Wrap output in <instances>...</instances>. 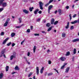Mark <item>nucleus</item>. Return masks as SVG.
Segmentation results:
<instances>
[{"mask_svg": "<svg viewBox=\"0 0 79 79\" xmlns=\"http://www.w3.org/2000/svg\"><path fill=\"white\" fill-rule=\"evenodd\" d=\"M9 69V66H6V72L8 71Z\"/></svg>", "mask_w": 79, "mask_h": 79, "instance_id": "nucleus-21", "label": "nucleus"}, {"mask_svg": "<svg viewBox=\"0 0 79 79\" xmlns=\"http://www.w3.org/2000/svg\"><path fill=\"white\" fill-rule=\"evenodd\" d=\"M69 70V67H68L66 70V71L65 72V73H68Z\"/></svg>", "mask_w": 79, "mask_h": 79, "instance_id": "nucleus-11", "label": "nucleus"}, {"mask_svg": "<svg viewBox=\"0 0 79 79\" xmlns=\"http://www.w3.org/2000/svg\"><path fill=\"white\" fill-rule=\"evenodd\" d=\"M5 49H3L2 50L1 53L3 55V54H4V53H5Z\"/></svg>", "mask_w": 79, "mask_h": 79, "instance_id": "nucleus-17", "label": "nucleus"}, {"mask_svg": "<svg viewBox=\"0 0 79 79\" xmlns=\"http://www.w3.org/2000/svg\"><path fill=\"white\" fill-rule=\"evenodd\" d=\"M38 13H39V14H41L42 13V11L40 10L38 12Z\"/></svg>", "mask_w": 79, "mask_h": 79, "instance_id": "nucleus-55", "label": "nucleus"}, {"mask_svg": "<svg viewBox=\"0 0 79 79\" xmlns=\"http://www.w3.org/2000/svg\"><path fill=\"white\" fill-rule=\"evenodd\" d=\"M76 15L75 14L73 16V18H76Z\"/></svg>", "mask_w": 79, "mask_h": 79, "instance_id": "nucleus-54", "label": "nucleus"}, {"mask_svg": "<svg viewBox=\"0 0 79 79\" xmlns=\"http://www.w3.org/2000/svg\"><path fill=\"white\" fill-rule=\"evenodd\" d=\"M79 0H74V3H76V2H77V1H79Z\"/></svg>", "mask_w": 79, "mask_h": 79, "instance_id": "nucleus-57", "label": "nucleus"}, {"mask_svg": "<svg viewBox=\"0 0 79 79\" xmlns=\"http://www.w3.org/2000/svg\"><path fill=\"white\" fill-rule=\"evenodd\" d=\"M4 32H2L0 34V35H4Z\"/></svg>", "mask_w": 79, "mask_h": 79, "instance_id": "nucleus-40", "label": "nucleus"}, {"mask_svg": "<svg viewBox=\"0 0 79 79\" xmlns=\"http://www.w3.org/2000/svg\"><path fill=\"white\" fill-rule=\"evenodd\" d=\"M58 13V11L56 10V11H55L54 13H55V14H56V13Z\"/></svg>", "mask_w": 79, "mask_h": 79, "instance_id": "nucleus-58", "label": "nucleus"}, {"mask_svg": "<svg viewBox=\"0 0 79 79\" xmlns=\"http://www.w3.org/2000/svg\"><path fill=\"white\" fill-rule=\"evenodd\" d=\"M73 52L74 54H76V48H74Z\"/></svg>", "mask_w": 79, "mask_h": 79, "instance_id": "nucleus-26", "label": "nucleus"}, {"mask_svg": "<svg viewBox=\"0 0 79 79\" xmlns=\"http://www.w3.org/2000/svg\"><path fill=\"white\" fill-rule=\"evenodd\" d=\"M3 56L5 58H6V56L5 55V54H4L3 55Z\"/></svg>", "mask_w": 79, "mask_h": 79, "instance_id": "nucleus-62", "label": "nucleus"}, {"mask_svg": "<svg viewBox=\"0 0 79 79\" xmlns=\"http://www.w3.org/2000/svg\"><path fill=\"white\" fill-rule=\"evenodd\" d=\"M69 22L67 23V25L65 27L66 29H68L69 28Z\"/></svg>", "mask_w": 79, "mask_h": 79, "instance_id": "nucleus-15", "label": "nucleus"}, {"mask_svg": "<svg viewBox=\"0 0 79 79\" xmlns=\"http://www.w3.org/2000/svg\"><path fill=\"white\" fill-rule=\"evenodd\" d=\"M24 40H23V41H22L21 43V45H23V43H24Z\"/></svg>", "mask_w": 79, "mask_h": 79, "instance_id": "nucleus-56", "label": "nucleus"}, {"mask_svg": "<svg viewBox=\"0 0 79 79\" xmlns=\"http://www.w3.org/2000/svg\"><path fill=\"white\" fill-rule=\"evenodd\" d=\"M40 5V10H44L43 8V3L42 2H40L39 3Z\"/></svg>", "mask_w": 79, "mask_h": 79, "instance_id": "nucleus-3", "label": "nucleus"}, {"mask_svg": "<svg viewBox=\"0 0 79 79\" xmlns=\"http://www.w3.org/2000/svg\"><path fill=\"white\" fill-rule=\"evenodd\" d=\"M53 0H50L49 1L48 3H49V4H50V3H52V2H53Z\"/></svg>", "mask_w": 79, "mask_h": 79, "instance_id": "nucleus-44", "label": "nucleus"}, {"mask_svg": "<svg viewBox=\"0 0 79 79\" xmlns=\"http://www.w3.org/2000/svg\"><path fill=\"white\" fill-rule=\"evenodd\" d=\"M49 52H50V50H49V49H48V51H47V52L48 53H49Z\"/></svg>", "mask_w": 79, "mask_h": 79, "instance_id": "nucleus-61", "label": "nucleus"}, {"mask_svg": "<svg viewBox=\"0 0 79 79\" xmlns=\"http://www.w3.org/2000/svg\"><path fill=\"white\" fill-rule=\"evenodd\" d=\"M39 10L38 9H37L34 11V13L35 15H37V12Z\"/></svg>", "mask_w": 79, "mask_h": 79, "instance_id": "nucleus-14", "label": "nucleus"}, {"mask_svg": "<svg viewBox=\"0 0 79 79\" xmlns=\"http://www.w3.org/2000/svg\"><path fill=\"white\" fill-rule=\"evenodd\" d=\"M34 9V7H30L29 9V10L30 11H32V10Z\"/></svg>", "mask_w": 79, "mask_h": 79, "instance_id": "nucleus-18", "label": "nucleus"}, {"mask_svg": "<svg viewBox=\"0 0 79 79\" xmlns=\"http://www.w3.org/2000/svg\"><path fill=\"white\" fill-rule=\"evenodd\" d=\"M30 54H31V53H30V52H28L27 53V56H30Z\"/></svg>", "mask_w": 79, "mask_h": 79, "instance_id": "nucleus-39", "label": "nucleus"}, {"mask_svg": "<svg viewBox=\"0 0 79 79\" xmlns=\"http://www.w3.org/2000/svg\"><path fill=\"white\" fill-rule=\"evenodd\" d=\"M48 63L49 64H51L52 63V61H51L50 60H49Z\"/></svg>", "mask_w": 79, "mask_h": 79, "instance_id": "nucleus-46", "label": "nucleus"}, {"mask_svg": "<svg viewBox=\"0 0 79 79\" xmlns=\"http://www.w3.org/2000/svg\"><path fill=\"white\" fill-rule=\"evenodd\" d=\"M24 58L25 60H27V58L26 57L24 56Z\"/></svg>", "mask_w": 79, "mask_h": 79, "instance_id": "nucleus-64", "label": "nucleus"}, {"mask_svg": "<svg viewBox=\"0 0 79 79\" xmlns=\"http://www.w3.org/2000/svg\"><path fill=\"white\" fill-rule=\"evenodd\" d=\"M79 42V38L75 39L72 40L73 42Z\"/></svg>", "mask_w": 79, "mask_h": 79, "instance_id": "nucleus-7", "label": "nucleus"}, {"mask_svg": "<svg viewBox=\"0 0 79 79\" xmlns=\"http://www.w3.org/2000/svg\"><path fill=\"white\" fill-rule=\"evenodd\" d=\"M69 16L70 17V20H71V19H72V17H71V14H70L69 15Z\"/></svg>", "mask_w": 79, "mask_h": 79, "instance_id": "nucleus-42", "label": "nucleus"}, {"mask_svg": "<svg viewBox=\"0 0 79 79\" xmlns=\"http://www.w3.org/2000/svg\"><path fill=\"white\" fill-rule=\"evenodd\" d=\"M34 35H35V36H39V33H35V34H34Z\"/></svg>", "mask_w": 79, "mask_h": 79, "instance_id": "nucleus-37", "label": "nucleus"}, {"mask_svg": "<svg viewBox=\"0 0 79 79\" xmlns=\"http://www.w3.org/2000/svg\"><path fill=\"white\" fill-rule=\"evenodd\" d=\"M26 61L27 63L28 64H30V63L27 60H26Z\"/></svg>", "mask_w": 79, "mask_h": 79, "instance_id": "nucleus-51", "label": "nucleus"}, {"mask_svg": "<svg viewBox=\"0 0 79 79\" xmlns=\"http://www.w3.org/2000/svg\"><path fill=\"white\" fill-rule=\"evenodd\" d=\"M15 43H13L12 44V47H14V46H15Z\"/></svg>", "mask_w": 79, "mask_h": 79, "instance_id": "nucleus-52", "label": "nucleus"}, {"mask_svg": "<svg viewBox=\"0 0 79 79\" xmlns=\"http://www.w3.org/2000/svg\"><path fill=\"white\" fill-rule=\"evenodd\" d=\"M19 23H21L22 22V18L20 17L19 18Z\"/></svg>", "mask_w": 79, "mask_h": 79, "instance_id": "nucleus-23", "label": "nucleus"}, {"mask_svg": "<svg viewBox=\"0 0 79 79\" xmlns=\"http://www.w3.org/2000/svg\"><path fill=\"white\" fill-rule=\"evenodd\" d=\"M50 25L51 24L50 23H48L46 25V26L47 27H49V26H50Z\"/></svg>", "mask_w": 79, "mask_h": 79, "instance_id": "nucleus-22", "label": "nucleus"}, {"mask_svg": "<svg viewBox=\"0 0 79 79\" xmlns=\"http://www.w3.org/2000/svg\"><path fill=\"white\" fill-rule=\"evenodd\" d=\"M13 58H14V56H13V55H12V56H10V60H13Z\"/></svg>", "mask_w": 79, "mask_h": 79, "instance_id": "nucleus-32", "label": "nucleus"}, {"mask_svg": "<svg viewBox=\"0 0 79 79\" xmlns=\"http://www.w3.org/2000/svg\"><path fill=\"white\" fill-rule=\"evenodd\" d=\"M11 42H10L7 44V46H10V45H11Z\"/></svg>", "mask_w": 79, "mask_h": 79, "instance_id": "nucleus-38", "label": "nucleus"}, {"mask_svg": "<svg viewBox=\"0 0 79 79\" xmlns=\"http://www.w3.org/2000/svg\"><path fill=\"white\" fill-rule=\"evenodd\" d=\"M5 0H0V5H2L3 7H6L7 6V3L3 2Z\"/></svg>", "mask_w": 79, "mask_h": 79, "instance_id": "nucleus-1", "label": "nucleus"}, {"mask_svg": "<svg viewBox=\"0 0 79 79\" xmlns=\"http://www.w3.org/2000/svg\"><path fill=\"white\" fill-rule=\"evenodd\" d=\"M79 23V18H78V19L77 20H75L73 22H71V23L72 24H75V23Z\"/></svg>", "mask_w": 79, "mask_h": 79, "instance_id": "nucleus-5", "label": "nucleus"}, {"mask_svg": "<svg viewBox=\"0 0 79 79\" xmlns=\"http://www.w3.org/2000/svg\"><path fill=\"white\" fill-rule=\"evenodd\" d=\"M8 39H9V38H6L2 43V44H4L6 43V41H7Z\"/></svg>", "mask_w": 79, "mask_h": 79, "instance_id": "nucleus-9", "label": "nucleus"}, {"mask_svg": "<svg viewBox=\"0 0 79 79\" xmlns=\"http://www.w3.org/2000/svg\"><path fill=\"white\" fill-rule=\"evenodd\" d=\"M31 30H32V29H33V27L32 26H31Z\"/></svg>", "mask_w": 79, "mask_h": 79, "instance_id": "nucleus-60", "label": "nucleus"}, {"mask_svg": "<svg viewBox=\"0 0 79 79\" xmlns=\"http://www.w3.org/2000/svg\"><path fill=\"white\" fill-rule=\"evenodd\" d=\"M67 64H64V65L61 67V69H63L64 68V66H65V65H66Z\"/></svg>", "mask_w": 79, "mask_h": 79, "instance_id": "nucleus-19", "label": "nucleus"}, {"mask_svg": "<svg viewBox=\"0 0 79 79\" xmlns=\"http://www.w3.org/2000/svg\"><path fill=\"white\" fill-rule=\"evenodd\" d=\"M41 32H42V33H43V34H46V32H45V31H41Z\"/></svg>", "mask_w": 79, "mask_h": 79, "instance_id": "nucleus-50", "label": "nucleus"}, {"mask_svg": "<svg viewBox=\"0 0 79 79\" xmlns=\"http://www.w3.org/2000/svg\"><path fill=\"white\" fill-rule=\"evenodd\" d=\"M3 10V8H2L0 9V12H2Z\"/></svg>", "mask_w": 79, "mask_h": 79, "instance_id": "nucleus-41", "label": "nucleus"}, {"mask_svg": "<svg viewBox=\"0 0 79 79\" xmlns=\"http://www.w3.org/2000/svg\"><path fill=\"white\" fill-rule=\"evenodd\" d=\"M24 26V24H22V25H21L20 26H21V27H22V26Z\"/></svg>", "mask_w": 79, "mask_h": 79, "instance_id": "nucleus-63", "label": "nucleus"}, {"mask_svg": "<svg viewBox=\"0 0 79 79\" xmlns=\"http://www.w3.org/2000/svg\"><path fill=\"white\" fill-rule=\"evenodd\" d=\"M74 26H71V28H70V30H73V29H74Z\"/></svg>", "mask_w": 79, "mask_h": 79, "instance_id": "nucleus-34", "label": "nucleus"}, {"mask_svg": "<svg viewBox=\"0 0 79 79\" xmlns=\"http://www.w3.org/2000/svg\"><path fill=\"white\" fill-rule=\"evenodd\" d=\"M10 21V18H7L6 20V21L4 25V27H6V26H7V25L8 24V22Z\"/></svg>", "mask_w": 79, "mask_h": 79, "instance_id": "nucleus-2", "label": "nucleus"}, {"mask_svg": "<svg viewBox=\"0 0 79 79\" xmlns=\"http://www.w3.org/2000/svg\"><path fill=\"white\" fill-rule=\"evenodd\" d=\"M36 74L37 75H39V67H37L36 68Z\"/></svg>", "mask_w": 79, "mask_h": 79, "instance_id": "nucleus-6", "label": "nucleus"}, {"mask_svg": "<svg viewBox=\"0 0 79 79\" xmlns=\"http://www.w3.org/2000/svg\"><path fill=\"white\" fill-rule=\"evenodd\" d=\"M52 75H53V73H48V76H52Z\"/></svg>", "mask_w": 79, "mask_h": 79, "instance_id": "nucleus-30", "label": "nucleus"}, {"mask_svg": "<svg viewBox=\"0 0 79 79\" xmlns=\"http://www.w3.org/2000/svg\"><path fill=\"white\" fill-rule=\"evenodd\" d=\"M35 50H36V47L35 46H34L33 48L34 53H35Z\"/></svg>", "mask_w": 79, "mask_h": 79, "instance_id": "nucleus-27", "label": "nucleus"}, {"mask_svg": "<svg viewBox=\"0 0 79 79\" xmlns=\"http://www.w3.org/2000/svg\"><path fill=\"white\" fill-rule=\"evenodd\" d=\"M27 32H28V33H29L30 32H31V30H30V29H28L27 30Z\"/></svg>", "mask_w": 79, "mask_h": 79, "instance_id": "nucleus-35", "label": "nucleus"}, {"mask_svg": "<svg viewBox=\"0 0 79 79\" xmlns=\"http://www.w3.org/2000/svg\"><path fill=\"white\" fill-rule=\"evenodd\" d=\"M55 21V19H54L52 18L51 19V24H53V23H54V22Z\"/></svg>", "mask_w": 79, "mask_h": 79, "instance_id": "nucleus-13", "label": "nucleus"}, {"mask_svg": "<svg viewBox=\"0 0 79 79\" xmlns=\"http://www.w3.org/2000/svg\"><path fill=\"white\" fill-rule=\"evenodd\" d=\"M3 76V74L2 73L0 74V79H2Z\"/></svg>", "mask_w": 79, "mask_h": 79, "instance_id": "nucleus-16", "label": "nucleus"}, {"mask_svg": "<svg viewBox=\"0 0 79 79\" xmlns=\"http://www.w3.org/2000/svg\"><path fill=\"white\" fill-rule=\"evenodd\" d=\"M62 36L63 37H65V36H66V34L64 33H62Z\"/></svg>", "mask_w": 79, "mask_h": 79, "instance_id": "nucleus-29", "label": "nucleus"}, {"mask_svg": "<svg viewBox=\"0 0 79 79\" xmlns=\"http://www.w3.org/2000/svg\"><path fill=\"white\" fill-rule=\"evenodd\" d=\"M52 27H50L48 29V32H49V31H50L52 30Z\"/></svg>", "mask_w": 79, "mask_h": 79, "instance_id": "nucleus-28", "label": "nucleus"}, {"mask_svg": "<svg viewBox=\"0 0 79 79\" xmlns=\"http://www.w3.org/2000/svg\"><path fill=\"white\" fill-rule=\"evenodd\" d=\"M49 4H50L49 3H48L47 4L45 5V6H48Z\"/></svg>", "mask_w": 79, "mask_h": 79, "instance_id": "nucleus-47", "label": "nucleus"}, {"mask_svg": "<svg viewBox=\"0 0 79 79\" xmlns=\"http://www.w3.org/2000/svg\"><path fill=\"white\" fill-rule=\"evenodd\" d=\"M3 54H2V53H0V57H2V56H3Z\"/></svg>", "mask_w": 79, "mask_h": 79, "instance_id": "nucleus-53", "label": "nucleus"}, {"mask_svg": "<svg viewBox=\"0 0 79 79\" xmlns=\"http://www.w3.org/2000/svg\"><path fill=\"white\" fill-rule=\"evenodd\" d=\"M32 73H30V74H29L28 75V77H31V75H32Z\"/></svg>", "mask_w": 79, "mask_h": 79, "instance_id": "nucleus-36", "label": "nucleus"}, {"mask_svg": "<svg viewBox=\"0 0 79 79\" xmlns=\"http://www.w3.org/2000/svg\"><path fill=\"white\" fill-rule=\"evenodd\" d=\"M54 69V70H55V71H56V73H58V74L59 73L58 71L57 70H56V69Z\"/></svg>", "mask_w": 79, "mask_h": 79, "instance_id": "nucleus-43", "label": "nucleus"}, {"mask_svg": "<svg viewBox=\"0 0 79 79\" xmlns=\"http://www.w3.org/2000/svg\"><path fill=\"white\" fill-rule=\"evenodd\" d=\"M36 21L38 22H39L40 21V19H37L36 20Z\"/></svg>", "mask_w": 79, "mask_h": 79, "instance_id": "nucleus-48", "label": "nucleus"}, {"mask_svg": "<svg viewBox=\"0 0 79 79\" xmlns=\"http://www.w3.org/2000/svg\"><path fill=\"white\" fill-rule=\"evenodd\" d=\"M23 12L25 14H28L29 13V11L26 9L23 10Z\"/></svg>", "mask_w": 79, "mask_h": 79, "instance_id": "nucleus-8", "label": "nucleus"}, {"mask_svg": "<svg viewBox=\"0 0 79 79\" xmlns=\"http://www.w3.org/2000/svg\"><path fill=\"white\" fill-rule=\"evenodd\" d=\"M58 12L59 14H61V9H59L58 10Z\"/></svg>", "mask_w": 79, "mask_h": 79, "instance_id": "nucleus-31", "label": "nucleus"}, {"mask_svg": "<svg viewBox=\"0 0 79 79\" xmlns=\"http://www.w3.org/2000/svg\"><path fill=\"white\" fill-rule=\"evenodd\" d=\"M70 55V52L69 51L67 52L66 54H65L66 56H68Z\"/></svg>", "mask_w": 79, "mask_h": 79, "instance_id": "nucleus-20", "label": "nucleus"}, {"mask_svg": "<svg viewBox=\"0 0 79 79\" xmlns=\"http://www.w3.org/2000/svg\"><path fill=\"white\" fill-rule=\"evenodd\" d=\"M57 23H58V21H56L54 22V25H56V24H57Z\"/></svg>", "mask_w": 79, "mask_h": 79, "instance_id": "nucleus-33", "label": "nucleus"}, {"mask_svg": "<svg viewBox=\"0 0 79 79\" xmlns=\"http://www.w3.org/2000/svg\"><path fill=\"white\" fill-rule=\"evenodd\" d=\"M15 27L17 28H21V26H16Z\"/></svg>", "mask_w": 79, "mask_h": 79, "instance_id": "nucleus-45", "label": "nucleus"}, {"mask_svg": "<svg viewBox=\"0 0 79 79\" xmlns=\"http://www.w3.org/2000/svg\"><path fill=\"white\" fill-rule=\"evenodd\" d=\"M60 60H61L62 61H65V60H66V58L65 57H61L60 58Z\"/></svg>", "mask_w": 79, "mask_h": 79, "instance_id": "nucleus-10", "label": "nucleus"}, {"mask_svg": "<svg viewBox=\"0 0 79 79\" xmlns=\"http://www.w3.org/2000/svg\"><path fill=\"white\" fill-rule=\"evenodd\" d=\"M65 8L66 9L68 10V9H69V6H67Z\"/></svg>", "mask_w": 79, "mask_h": 79, "instance_id": "nucleus-49", "label": "nucleus"}, {"mask_svg": "<svg viewBox=\"0 0 79 79\" xmlns=\"http://www.w3.org/2000/svg\"><path fill=\"white\" fill-rule=\"evenodd\" d=\"M44 67H43L42 68L40 71V73L41 74H42V73H43V71H44Z\"/></svg>", "mask_w": 79, "mask_h": 79, "instance_id": "nucleus-12", "label": "nucleus"}, {"mask_svg": "<svg viewBox=\"0 0 79 79\" xmlns=\"http://www.w3.org/2000/svg\"><path fill=\"white\" fill-rule=\"evenodd\" d=\"M11 37H14L15 35V33L14 32H13L11 34Z\"/></svg>", "mask_w": 79, "mask_h": 79, "instance_id": "nucleus-25", "label": "nucleus"}, {"mask_svg": "<svg viewBox=\"0 0 79 79\" xmlns=\"http://www.w3.org/2000/svg\"><path fill=\"white\" fill-rule=\"evenodd\" d=\"M15 69L16 70H19V69L18 67L17 66H15Z\"/></svg>", "mask_w": 79, "mask_h": 79, "instance_id": "nucleus-24", "label": "nucleus"}, {"mask_svg": "<svg viewBox=\"0 0 79 79\" xmlns=\"http://www.w3.org/2000/svg\"><path fill=\"white\" fill-rule=\"evenodd\" d=\"M33 79H37V78H35V76H34L33 77Z\"/></svg>", "mask_w": 79, "mask_h": 79, "instance_id": "nucleus-59", "label": "nucleus"}, {"mask_svg": "<svg viewBox=\"0 0 79 79\" xmlns=\"http://www.w3.org/2000/svg\"><path fill=\"white\" fill-rule=\"evenodd\" d=\"M52 8H53V6L52 5H51L49 6L48 10V13H50V10H51V9Z\"/></svg>", "mask_w": 79, "mask_h": 79, "instance_id": "nucleus-4", "label": "nucleus"}]
</instances>
